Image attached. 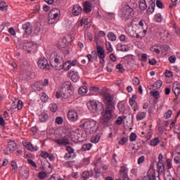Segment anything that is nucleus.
Returning <instances> with one entry per match:
<instances>
[{
    "label": "nucleus",
    "instance_id": "b1692460",
    "mask_svg": "<svg viewBox=\"0 0 180 180\" xmlns=\"http://www.w3.org/2000/svg\"><path fill=\"white\" fill-rule=\"evenodd\" d=\"M146 116H147V112H141L136 115V119L138 122H140V120H143V119H144Z\"/></svg>",
    "mask_w": 180,
    "mask_h": 180
},
{
    "label": "nucleus",
    "instance_id": "f704fd0d",
    "mask_svg": "<svg viewBox=\"0 0 180 180\" xmlns=\"http://www.w3.org/2000/svg\"><path fill=\"white\" fill-rule=\"evenodd\" d=\"M41 156L43 158H49V160H52V158H53V155H51V154H49V153H47L46 151H42L41 153Z\"/></svg>",
    "mask_w": 180,
    "mask_h": 180
},
{
    "label": "nucleus",
    "instance_id": "423d86ee",
    "mask_svg": "<svg viewBox=\"0 0 180 180\" xmlns=\"http://www.w3.org/2000/svg\"><path fill=\"white\" fill-rule=\"evenodd\" d=\"M103 109V104L99 101H90L89 110L91 113H99Z\"/></svg>",
    "mask_w": 180,
    "mask_h": 180
},
{
    "label": "nucleus",
    "instance_id": "774afa93",
    "mask_svg": "<svg viewBox=\"0 0 180 180\" xmlns=\"http://www.w3.org/2000/svg\"><path fill=\"white\" fill-rule=\"evenodd\" d=\"M144 160H146V157H144V155L141 156L138 159V164L140 165V164L144 162Z\"/></svg>",
    "mask_w": 180,
    "mask_h": 180
},
{
    "label": "nucleus",
    "instance_id": "aec40b11",
    "mask_svg": "<svg viewBox=\"0 0 180 180\" xmlns=\"http://www.w3.org/2000/svg\"><path fill=\"white\" fill-rule=\"evenodd\" d=\"M22 29L26 34H32V25L30 22H26L22 25Z\"/></svg>",
    "mask_w": 180,
    "mask_h": 180
},
{
    "label": "nucleus",
    "instance_id": "c756f323",
    "mask_svg": "<svg viewBox=\"0 0 180 180\" xmlns=\"http://www.w3.org/2000/svg\"><path fill=\"white\" fill-rule=\"evenodd\" d=\"M158 144H160V139H158V138H155V139H152L150 142V145L152 147H155V146H158Z\"/></svg>",
    "mask_w": 180,
    "mask_h": 180
},
{
    "label": "nucleus",
    "instance_id": "6e6d98bb",
    "mask_svg": "<svg viewBox=\"0 0 180 180\" xmlns=\"http://www.w3.org/2000/svg\"><path fill=\"white\" fill-rule=\"evenodd\" d=\"M135 33V37L136 39H141L143 37V36H144L146 34V33L144 32H134Z\"/></svg>",
    "mask_w": 180,
    "mask_h": 180
},
{
    "label": "nucleus",
    "instance_id": "338daca9",
    "mask_svg": "<svg viewBox=\"0 0 180 180\" xmlns=\"http://www.w3.org/2000/svg\"><path fill=\"white\" fill-rule=\"evenodd\" d=\"M133 84H134V85H139L140 84V79H139V77H135L133 79Z\"/></svg>",
    "mask_w": 180,
    "mask_h": 180
},
{
    "label": "nucleus",
    "instance_id": "c85d7f7f",
    "mask_svg": "<svg viewBox=\"0 0 180 180\" xmlns=\"http://www.w3.org/2000/svg\"><path fill=\"white\" fill-rule=\"evenodd\" d=\"M86 92H88V88L86 86H83L78 89V93L79 95H85Z\"/></svg>",
    "mask_w": 180,
    "mask_h": 180
},
{
    "label": "nucleus",
    "instance_id": "1a4fd4ad",
    "mask_svg": "<svg viewBox=\"0 0 180 180\" xmlns=\"http://www.w3.org/2000/svg\"><path fill=\"white\" fill-rule=\"evenodd\" d=\"M157 174H158V172L155 169L153 168L149 169L147 174L142 177V180H155V178H157Z\"/></svg>",
    "mask_w": 180,
    "mask_h": 180
},
{
    "label": "nucleus",
    "instance_id": "680f3d73",
    "mask_svg": "<svg viewBox=\"0 0 180 180\" xmlns=\"http://www.w3.org/2000/svg\"><path fill=\"white\" fill-rule=\"evenodd\" d=\"M8 33H10L11 36H16V31H15V29L13 27H10L8 29Z\"/></svg>",
    "mask_w": 180,
    "mask_h": 180
},
{
    "label": "nucleus",
    "instance_id": "5701e85b",
    "mask_svg": "<svg viewBox=\"0 0 180 180\" xmlns=\"http://www.w3.org/2000/svg\"><path fill=\"white\" fill-rule=\"evenodd\" d=\"M160 49H161L160 45H155L150 47V51H152L153 54H160V53H161V51L160 50Z\"/></svg>",
    "mask_w": 180,
    "mask_h": 180
},
{
    "label": "nucleus",
    "instance_id": "864d4df0",
    "mask_svg": "<svg viewBox=\"0 0 180 180\" xmlns=\"http://www.w3.org/2000/svg\"><path fill=\"white\" fill-rule=\"evenodd\" d=\"M82 178H83L84 180H87L88 178L89 177V172H88V171H84V172L82 173Z\"/></svg>",
    "mask_w": 180,
    "mask_h": 180
},
{
    "label": "nucleus",
    "instance_id": "6e6552de",
    "mask_svg": "<svg viewBox=\"0 0 180 180\" xmlns=\"http://www.w3.org/2000/svg\"><path fill=\"white\" fill-rule=\"evenodd\" d=\"M92 56H94L93 57H96V56H98V57H99V58L101 59L100 63L101 64H103V63H105V50L102 46H98L97 53L96 51H93Z\"/></svg>",
    "mask_w": 180,
    "mask_h": 180
},
{
    "label": "nucleus",
    "instance_id": "4d7b16f0",
    "mask_svg": "<svg viewBox=\"0 0 180 180\" xmlns=\"http://www.w3.org/2000/svg\"><path fill=\"white\" fill-rule=\"evenodd\" d=\"M46 176L47 174L44 172H40L38 174L39 178H40L41 179H44V178H46Z\"/></svg>",
    "mask_w": 180,
    "mask_h": 180
},
{
    "label": "nucleus",
    "instance_id": "a19ab883",
    "mask_svg": "<svg viewBox=\"0 0 180 180\" xmlns=\"http://www.w3.org/2000/svg\"><path fill=\"white\" fill-rule=\"evenodd\" d=\"M161 86H162V82L161 80H158L153 84V88H155L156 89H159Z\"/></svg>",
    "mask_w": 180,
    "mask_h": 180
},
{
    "label": "nucleus",
    "instance_id": "f3484780",
    "mask_svg": "<svg viewBox=\"0 0 180 180\" xmlns=\"http://www.w3.org/2000/svg\"><path fill=\"white\" fill-rule=\"evenodd\" d=\"M129 170L125 167H121L120 170V175L122 176V180H129V176L127 175Z\"/></svg>",
    "mask_w": 180,
    "mask_h": 180
},
{
    "label": "nucleus",
    "instance_id": "09e8293b",
    "mask_svg": "<svg viewBox=\"0 0 180 180\" xmlns=\"http://www.w3.org/2000/svg\"><path fill=\"white\" fill-rule=\"evenodd\" d=\"M166 167L167 169H171V168H172V161L171 160V159H167Z\"/></svg>",
    "mask_w": 180,
    "mask_h": 180
},
{
    "label": "nucleus",
    "instance_id": "ea45409f",
    "mask_svg": "<svg viewBox=\"0 0 180 180\" xmlns=\"http://www.w3.org/2000/svg\"><path fill=\"white\" fill-rule=\"evenodd\" d=\"M59 46L60 47H62L63 49H64V47H65L67 46V44H68V42H67V39H60L59 41Z\"/></svg>",
    "mask_w": 180,
    "mask_h": 180
},
{
    "label": "nucleus",
    "instance_id": "8fccbe9b",
    "mask_svg": "<svg viewBox=\"0 0 180 180\" xmlns=\"http://www.w3.org/2000/svg\"><path fill=\"white\" fill-rule=\"evenodd\" d=\"M66 150L68 153L75 155V150L71 146H66Z\"/></svg>",
    "mask_w": 180,
    "mask_h": 180
},
{
    "label": "nucleus",
    "instance_id": "4be33fe9",
    "mask_svg": "<svg viewBox=\"0 0 180 180\" xmlns=\"http://www.w3.org/2000/svg\"><path fill=\"white\" fill-rule=\"evenodd\" d=\"M12 106H15L14 108H16L18 110H20L23 108V101L18 100L17 102L15 101L12 103Z\"/></svg>",
    "mask_w": 180,
    "mask_h": 180
},
{
    "label": "nucleus",
    "instance_id": "7c9ffc66",
    "mask_svg": "<svg viewBox=\"0 0 180 180\" xmlns=\"http://www.w3.org/2000/svg\"><path fill=\"white\" fill-rule=\"evenodd\" d=\"M99 140H101V135L100 134L93 136L91 138V143H94V144H96V143H99Z\"/></svg>",
    "mask_w": 180,
    "mask_h": 180
},
{
    "label": "nucleus",
    "instance_id": "f03ea898",
    "mask_svg": "<svg viewBox=\"0 0 180 180\" xmlns=\"http://www.w3.org/2000/svg\"><path fill=\"white\" fill-rule=\"evenodd\" d=\"M49 61L51 67L55 68V70L68 71L71 68V60H67L65 63L61 65V63H64V58L61 55L56 52L51 53Z\"/></svg>",
    "mask_w": 180,
    "mask_h": 180
},
{
    "label": "nucleus",
    "instance_id": "de8ad7c7",
    "mask_svg": "<svg viewBox=\"0 0 180 180\" xmlns=\"http://www.w3.org/2000/svg\"><path fill=\"white\" fill-rule=\"evenodd\" d=\"M11 165L12 167L13 172H16V171H18V165L16 164V162L12 161Z\"/></svg>",
    "mask_w": 180,
    "mask_h": 180
},
{
    "label": "nucleus",
    "instance_id": "2f4dec72",
    "mask_svg": "<svg viewBox=\"0 0 180 180\" xmlns=\"http://www.w3.org/2000/svg\"><path fill=\"white\" fill-rule=\"evenodd\" d=\"M40 99L42 102H49V96L46 93H41L40 94Z\"/></svg>",
    "mask_w": 180,
    "mask_h": 180
},
{
    "label": "nucleus",
    "instance_id": "c03bdc74",
    "mask_svg": "<svg viewBox=\"0 0 180 180\" xmlns=\"http://www.w3.org/2000/svg\"><path fill=\"white\" fill-rule=\"evenodd\" d=\"M155 20L158 23H160V22H162V15H161V13H158L155 15Z\"/></svg>",
    "mask_w": 180,
    "mask_h": 180
},
{
    "label": "nucleus",
    "instance_id": "58836bf2",
    "mask_svg": "<svg viewBox=\"0 0 180 180\" xmlns=\"http://www.w3.org/2000/svg\"><path fill=\"white\" fill-rule=\"evenodd\" d=\"M164 177L165 180H175L172 178V176H171V173L169 172V171H167L164 174Z\"/></svg>",
    "mask_w": 180,
    "mask_h": 180
},
{
    "label": "nucleus",
    "instance_id": "a878e982",
    "mask_svg": "<svg viewBox=\"0 0 180 180\" xmlns=\"http://www.w3.org/2000/svg\"><path fill=\"white\" fill-rule=\"evenodd\" d=\"M107 36H108V39L110 41H116V40L117 39V37L113 32H108Z\"/></svg>",
    "mask_w": 180,
    "mask_h": 180
},
{
    "label": "nucleus",
    "instance_id": "a18cd8bd",
    "mask_svg": "<svg viewBox=\"0 0 180 180\" xmlns=\"http://www.w3.org/2000/svg\"><path fill=\"white\" fill-rule=\"evenodd\" d=\"M63 122L64 119H63L62 117H56L55 119V123H56V124H63Z\"/></svg>",
    "mask_w": 180,
    "mask_h": 180
},
{
    "label": "nucleus",
    "instance_id": "4468645a",
    "mask_svg": "<svg viewBox=\"0 0 180 180\" xmlns=\"http://www.w3.org/2000/svg\"><path fill=\"white\" fill-rule=\"evenodd\" d=\"M172 92L174 94L175 96L178 98L180 94V83L179 82H174L172 85Z\"/></svg>",
    "mask_w": 180,
    "mask_h": 180
},
{
    "label": "nucleus",
    "instance_id": "5fc2aeb1",
    "mask_svg": "<svg viewBox=\"0 0 180 180\" xmlns=\"http://www.w3.org/2000/svg\"><path fill=\"white\" fill-rule=\"evenodd\" d=\"M120 51H129V46L126 45H120Z\"/></svg>",
    "mask_w": 180,
    "mask_h": 180
},
{
    "label": "nucleus",
    "instance_id": "603ef678",
    "mask_svg": "<svg viewBox=\"0 0 180 180\" xmlns=\"http://www.w3.org/2000/svg\"><path fill=\"white\" fill-rule=\"evenodd\" d=\"M123 117H118L117 118V120H115V123L116 124H117L118 126H120V124H122V123H123Z\"/></svg>",
    "mask_w": 180,
    "mask_h": 180
},
{
    "label": "nucleus",
    "instance_id": "3c124183",
    "mask_svg": "<svg viewBox=\"0 0 180 180\" xmlns=\"http://www.w3.org/2000/svg\"><path fill=\"white\" fill-rule=\"evenodd\" d=\"M117 108H118L120 112H121V113H124V112L125 110L124 104L119 103L117 105Z\"/></svg>",
    "mask_w": 180,
    "mask_h": 180
},
{
    "label": "nucleus",
    "instance_id": "2eb2a0df",
    "mask_svg": "<svg viewBox=\"0 0 180 180\" xmlns=\"http://www.w3.org/2000/svg\"><path fill=\"white\" fill-rule=\"evenodd\" d=\"M82 12V7L79 4H75L73 6L72 9V13L74 16H79Z\"/></svg>",
    "mask_w": 180,
    "mask_h": 180
},
{
    "label": "nucleus",
    "instance_id": "72a5a7b5",
    "mask_svg": "<svg viewBox=\"0 0 180 180\" xmlns=\"http://www.w3.org/2000/svg\"><path fill=\"white\" fill-rule=\"evenodd\" d=\"M33 89L34 91H41V84H40V82H37L33 85Z\"/></svg>",
    "mask_w": 180,
    "mask_h": 180
},
{
    "label": "nucleus",
    "instance_id": "0eeeda50",
    "mask_svg": "<svg viewBox=\"0 0 180 180\" xmlns=\"http://www.w3.org/2000/svg\"><path fill=\"white\" fill-rule=\"evenodd\" d=\"M37 49V45L34 44L33 41H25L23 44V49L25 51H27L30 54V53H33Z\"/></svg>",
    "mask_w": 180,
    "mask_h": 180
},
{
    "label": "nucleus",
    "instance_id": "412c9836",
    "mask_svg": "<svg viewBox=\"0 0 180 180\" xmlns=\"http://www.w3.org/2000/svg\"><path fill=\"white\" fill-rule=\"evenodd\" d=\"M39 119L41 123H44V122H47V120L49 119V114L46 112H42L40 113Z\"/></svg>",
    "mask_w": 180,
    "mask_h": 180
},
{
    "label": "nucleus",
    "instance_id": "bb28decb",
    "mask_svg": "<svg viewBox=\"0 0 180 180\" xmlns=\"http://www.w3.org/2000/svg\"><path fill=\"white\" fill-rule=\"evenodd\" d=\"M24 147L27 148V150H29L30 151H34V147H33V145L30 142H24L23 143Z\"/></svg>",
    "mask_w": 180,
    "mask_h": 180
},
{
    "label": "nucleus",
    "instance_id": "bf43d9fd",
    "mask_svg": "<svg viewBox=\"0 0 180 180\" xmlns=\"http://www.w3.org/2000/svg\"><path fill=\"white\" fill-rule=\"evenodd\" d=\"M75 155H72L71 153H65L64 158L65 160H70V158H74Z\"/></svg>",
    "mask_w": 180,
    "mask_h": 180
},
{
    "label": "nucleus",
    "instance_id": "dca6fc26",
    "mask_svg": "<svg viewBox=\"0 0 180 180\" xmlns=\"http://www.w3.org/2000/svg\"><path fill=\"white\" fill-rule=\"evenodd\" d=\"M74 94V91L70 89L69 86L67 88V91L63 93H61V98L63 99H68V98H71Z\"/></svg>",
    "mask_w": 180,
    "mask_h": 180
},
{
    "label": "nucleus",
    "instance_id": "20e7f679",
    "mask_svg": "<svg viewBox=\"0 0 180 180\" xmlns=\"http://www.w3.org/2000/svg\"><path fill=\"white\" fill-rule=\"evenodd\" d=\"M131 26L134 33H147V25L144 20H140L139 22L133 20Z\"/></svg>",
    "mask_w": 180,
    "mask_h": 180
},
{
    "label": "nucleus",
    "instance_id": "c9c22d12",
    "mask_svg": "<svg viewBox=\"0 0 180 180\" xmlns=\"http://www.w3.org/2000/svg\"><path fill=\"white\" fill-rule=\"evenodd\" d=\"M49 109L51 112L56 113L57 112L58 106L56 103H51L49 105Z\"/></svg>",
    "mask_w": 180,
    "mask_h": 180
},
{
    "label": "nucleus",
    "instance_id": "393cba45",
    "mask_svg": "<svg viewBox=\"0 0 180 180\" xmlns=\"http://www.w3.org/2000/svg\"><path fill=\"white\" fill-rule=\"evenodd\" d=\"M139 8L141 11H146V9H147V3L146 2V0L139 1Z\"/></svg>",
    "mask_w": 180,
    "mask_h": 180
},
{
    "label": "nucleus",
    "instance_id": "7ed1b4c3",
    "mask_svg": "<svg viewBox=\"0 0 180 180\" xmlns=\"http://www.w3.org/2000/svg\"><path fill=\"white\" fill-rule=\"evenodd\" d=\"M80 127L84 129L86 133H96L99 127L96 121L92 120H83L80 123Z\"/></svg>",
    "mask_w": 180,
    "mask_h": 180
},
{
    "label": "nucleus",
    "instance_id": "a211bd4d",
    "mask_svg": "<svg viewBox=\"0 0 180 180\" xmlns=\"http://www.w3.org/2000/svg\"><path fill=\"white\" fill-rule=\"evenodd\" d=\"M92 11V4L91 2L86 1L83 4V12L84 13H89Z\"/></svg>",
    "mask_w": 180,
    "mask_h": 180
},
{
    "label": "nucleus",
    "instance_id": "e433bc0d",
    "mask_svg": "<svg viewBox=\"0 0 180 180\" xmlns=\"http://www.w3.org/2000/svg\"><path fill=\"white\" fill-rule=\"evenodd\" d=\"M0 10L3 11V12L8 11V5L6 4V3L4 1L0 2Z\"/></svg>",
    "mask_w": 180,
    "mask_h": 180
},
{
    "label": "nucleus",
    "instance_id": "49530a36",
    "mask_svg": "<svg viewBox=\"0 0 180 180\" xmlns=\"http://www.w3.org/2000/svg\"><path fill=\"white\" fill-rule=\"evenodd\" d=\"M137 139V134H136V133L134 132H132L130 134V136H129V141L133 142V141H136Z\"/></svg>",
    "mask_w": 180,
    "mask_h": 180
},
{
    "label": "nucleus",
    "instance_id": "9d476101",
    "mask_svg": "<svg viewBox=\"0 0 180 180\" xmlns=\"http://www.w3.org/2000/svg\"><path fill=\"white\" fill-rule=\"evenodd\" d=\"M8 147L4 150V152L7 154H12L15 150H16V143L15 141H8Z\"/></svg>",
    "mask_w": 180,
    "mask_h": 180
},
{
    "label": "nucleus",
    "instance_id": "4c0bfd02",
    "mask_svg": "<svg viewBox=\"0 0 180 180\" xmlns=\"http://www.w3.org/2000/svg\"><path fill=\"white\" fill-rule=\"evenodd\" d=\"M127 141H129V138L128 137H122L118 142V144L120 146H124V144H126V143H127Z\"/></svg>",
    "mask_w": 180,
    "mask_h": 180
},
{
    "label": "nucleus",
    "instance_id": "0e129e2a",
    "mask_svg": "<svg viewBox=\"0 0 180 180\" xmlns=\"http://www.w3.org/2000/svg\"><path fill=\"white\" fill-rule=\"evenodd\" d=\"M169 61L171 63V64H174L175 61H176V57L175 56H172L169 57Z\"/></svg>",
    "mask_w": 180,
    "mask_h": 180
},
{
    "label": "nucleus",
    "instance_id": "13d9d810",
    "mask_svg": "<svg viewBox=\"0 0 180 180\" xmlns=\"http://www.w3.org/2000/svg\"><path fill=\"white\" fill-rule=\"evenodd\" d=\"M27 162L28 164H30V165H32V167H33L34 168H37L36 162H34V161H33L32 159H27Z\"/></svg>",
    "mask_w": 180,
    "mask_h": 180
},
{
    "label": "nucleus",
    "instance_id": "052dcab7",
    "mask_svg": "<svg viewBox=\"0 0 180 180\" xmlns=\"http://www.w3.org/2000/svg\"><path fill=\"white\" fill-rule=\"evenodd\" d=\"M171 116H172V110H169L165 115V117L166 119H169V117H171Z\"/></svg>",
    "mask_w": 180,
    "mask_h": 180
},
{
    "label": "nucleus",
    "instance_id": "9b49d317",
    "mask_svg": "<svg viewBox=\"0 0 180 180\" xmlns=\"http://www.w3.org/2000/svg\"><path fill=\"white\" fill-rule=\"evenodd\" d=\"M37 64L38 67L41 68V70H50V65H49V62L45 58H41L38 60Z\"/></svg>",
    "mask_w": 180,
    "mask_h": 180
},
{
    "label": "nucleus",
    "instance_id": "f8f14e48",
    "mask_svg": "<svg viewBox=\"0 0 180 180\" xmlns=\"http://www.w3.org/2000/svg\"><path fill=\"white\" fill-rule=\"evenodd\" d=\"M54 143H56L58 146H68L70 141L65 136H60V138L53 139Z\"/></svg>",
    "mask_w": 180,
    "mask_h": 180
},
{
    "label": "nucleus",
    "instance_id": "f257e3e1",
    "mask_svg": "<svg viewBox=\"0 0 180 180\" xmlns=\"http://www.w3.org/2000/svg\"><path fill=\"white\" fill-rule=\"evenodd\" d=\"M101 96L105 107L101 112L100 123L104 126H108L115 119V103L113 102V96L109 94V91L106 89L101 90Z\"/></svg>",
    "mask_w": 180,
    "mask_h": 180
},
{
    "label": "nucleus",
    "instance_id": "6ab92c4d",
    "mask_svg": "<svg viewBox=\"0 0 180 180\" xmlns=\"http://www.w3.org/2000/svg\"><path fill=\"white\" fill-rule=\"evenodd\" d=\"M69 77L72 82H78L79 81V75L77 72L72 71L69 73Z\"/></svg>",
    "mask_w": 180,
    "mask_h": 180
},
{
    "label": "nucleus",
    "instance_id": "69168bd1",
    "mask_svg": "<svg viewBox=\"0 0 180 180\" xmlns=\"http://www.w3.org/2000/svg\"><path fill=\"white\" fill-rule=\"evenodd\" d=\"M75 134L77 136V139H79L81 137V131L79 129H75Z\"/></svg>",
    "mask_w": 180,
    "mask_h": 180
},
{
    "label": "nucleus",
    "instance_id": "e2e57ef3",
    "mask_svg": "<svg viewBox=\"0 0 180 180\" xmlns=\"http://www.w3.org/2000/svg\"><path fill=\"white\" fill-rule=\"evenodd\" d=\"M107 71H108V72H112V71H113V65H112V63L108 64Z\"/></svg>",
    "mask_w": 180,
    "mask_h": 180
},
{
    "label": "nucleus",
    "instance_id": "ddd939ff",
    "mask_svg": "<svg viewBox=\"0 0 180 180\" xmlns=\"http://www.w3.org/2000/svg\"><path fill=\"white\" fill-rule=\"evenodd\" d=\"M68 118L70 122H77L78 120V113L75 110L71 109L68 112Z\"/></svg>",
    "mask_w": 180,
    "mask_h": 180
},
{
    "label": "nucleus",
    "instance_id": "473e14b6",
    "mask_svg": "<svg viewBox=\"0 0 180 180\" xmlns=\"http://www.w3.org/2000/svg\"><path fill=\"white\" fill-rule=\"evenodd\" d=\"M92 148V143L84 144L82 147V151H89Z\"/></svg>",
    "mask_w": 180,
    "mask_h": 180
},
{
    "label": "nucleus",
    "instance_id": "39448f33",
    "mask_svg": "<svg viewBox=\"0 0 180 180\" xmlns=\"http://www.w3.org/2000/svg\"><path fill=\"white\" fill-rule=\"evenodd\" d=\"M119 15L122 20H129L134 16V10L130 6L127 5L120 11Z\"/></svg>",
    "mask_w": 180,
    "mask_h": 180
},
{
    "label": "nucleus",
    "instance_id": "cd10ccee",
    "mask_svg": "<svg viewBox=\"0 0 180 180\" xmlns=\"http://www.w3.org/2000/svg\"><path fill=\"white\" fill-rule=\"evenodd\" d=\"M129 104L131 105V108L136 112L138 109L137 103H136V100H133V98L129 99Z\"/></svg>",
    "mask_w": 180,
    "mask_h": 180
},
{
    "label": "nucleus",
    "instance_id": "79ce46f5",
    "mask_svg": "<svg viewBox=\"0 0 180 180\" xmlns=\"http://www.w3.org/2000/svg\"><path fill=\"white\" fill-rule=\"evenodd\" d=\"M105 47L109 53H112L113 51V48L112 47V44L109 41L105 42Z\"/></svg>",
    "mask_w": 180,
    "mask_h": 180
},
{
    "label": "nucleus",
    "instance_id": "37998d69",
    "mask_svg": "<svg viewBox=\"0 0 180 180\" xmlns=\"http://www.w3.org/2000/svg\"><path fill=\"white\" fill-rule=\"evenodd\" d=\"M102 164V160L98 159L96 162H94L92 163V165L95 167V168H99V167L101 166Z\"/></svg>",
    "mask_w": 180,
    "mask_h": 180
}]
</instances>
